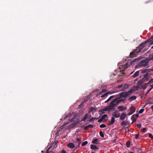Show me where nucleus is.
<instances>
[{
	"instance_id": "1",
	"label": "nucleus",
	"mask_w": 153,
	"mask_h": 153,
	"mask_svg": "<svg viewBox=\"0 0 153 153\" xmlns=\"http://www.w3.org/2000/svg\"><path fill=\"white\" fill-rule=\"evenodd\" d=\"M153 44V36L150 39L141 44L139 46L137 47L132 52H131L129 56L131 58L137 56L138 53L140 52L141 50L146 45L150 47V45Z\"/></svg>"
},
{
	"instance_id": "2",
	"label": "nucleus",
	"mask_w": 153,
	"mask_h": 153,
	"mask_svg": "<svg viewBox=\"0 0 153 153\" xmlns=\"http://www.w3.org/2000/svg\"><path fill=\"white\" fill-rule=\"evenodd\" d=\"M126 99H124L122 100H118L117 98L115 99L111 102L107 107L110 111L112 110H114L115 109V107H116L122 101L126 100Z\"/></svg>"
},
{
	"instance_id": "3",
	"label": "nucleus",
	"mask_w": 153,
	"mask_h": 153,
	"mask_svg": "<svg viewBox=\"0 0 153 153\" xmlns=\"http://www.w3.org/2000/svg\"><path fill=\"white\" fill-rule=\"evenodd\" d=\"M137 60H133L132 61H129L123 67V69L122 70L123 71H124V70L128 67L131 65L133 64L134 63L136 62Z\"/></svg>"
},
{
	"instance_id": "4",
	"label": "nucleus",
	"mask_w": 153,
	"mask_h": 153,
	"mask_svg": "<svg viewBox=\"0 0 153 153\" xmlns=\"http://www.w3.org/2000/svg\"><path fill=\"white\" fill-rule=\"evenodd\" d=\"M129 96L128 93L127 92H121L120 94L116 95L117 98L119 100V99H120L122 97H124L126 99V97Z\"/></svg>"
},
{
	"instance_id": "5",
	"label": "nucleus",
	"mask_w": 153,
	"mask_h": 153,
	"mask_svg": "<svg viewBox=\"0 0 153 153\" xmlns=\"http://www.w3.org/2000/svg\"><path fill=\"white\" fill-rule=\"evenodd\" d=\"M148 65V63L145 60H142L140 61L139 63L138 66H139L145 67L147 66Z\"/></svg>"
},
{
	"instance_id": "6",
	"label": "nucleus",
	"mask_w": 153,
	"mask_h": 153,
	"mask_svg": "<svg viewBox=\"0 0 153 153\" xmlns=\"http://www.w3.org/2000/svg\"><path fill=\"white\" fill-rule=\"evenodd\" d=\"M149 79V76L148 73H146L144 74L143 78L140 80V82H143L146 81L147 80Z\"/></svg>"
},
{
	"instance_id": "7",
	"label": "nucleus",
	"mask_w": 153,
	"mask_h": 153,
	"mask_svg": "<svg viewBox=\"0 0 153 153\" xmlns=\"http://www.w3.org/2000/svg\"><path fill=\"white\" fill-rule=\"evenodd\" d=\"M106 111L108 112L110 111L107 107H106L103 109L100 110L99 111V114L100 115H101L105 113V112Z\"/></svg>"
},
{
	"instance_id": "8",
	"label": "nucleus",
	"mask_w": 153,
	"mask_h": 153,
	"mask_svg": "<svg viewBox=\"0 0 153 153\" xmlns=\"http://www.w3.org/2000/svg\"><path fill=\"white\" fill-rule=\"evenodd\" d=\"M136 110L135 107L132 106L130 108V112L128 114V115H130L134 113Z\"/></svg>"
},
{
	"instance_id": "9",
	"label": "nucleus",
	"mask_w": 153,
	"mask_h": 153,
	"mask_svg": "<svg viewBox=\"0 0 153 153\" xmlns=\"http://www.w3.org/2000/svg\"><path fill=\"white\" fill-rule=\"evenodd\" d=\"M117 108L119 109V111H123L126 110L127 107L126 106L124 107L123 106H118Z\"/></svg>"
},
{
	"instance_id": "10",
	"label": "nucleus",
	"mask_w": 153,
	"mask_h": 153,
	"mask_svg": "<svg viewBox=\"0 0 153 153\" xmlns=\"http://www.w3.org/2000/svg\"><path fill=\"white\" fill-rule=\"evenodd\" d=\"M126 115L125 113L123 112L122 113L120 116V120H124L126 118Z\"/></svg>"
},
{
	"instance_id": "11",
	"label": "nucleus",
	"mask_w": 153,
	"mask_h": 153,
	"mask_svg": "<svg viewBox=\"0 0 153 153\" xmlns=\"http://www.w3.org/2000/svg\"><path fill=\"white\" fill-rule=\"evenodd\" d=\"M77 123H78V121H75V122H74L73 123L70 124L69 126V127L71 128H73L75 126Z\"/></svg>"
},
{
	"instance_id": "12",
	"label": "nucleus",
	"mask_w": 153,
	"mask_h": 153,
	"mask_svg": "<svg viewBox=\"0 0 153 153\" xmlns=\"http://www.w3.org/2000/svg\"><path fill=\"white\" fill-rule=\"evenodd\" d=\"M67 146L71 149L75 147L74 144L72 143H69L67 145Z\"/></svg>"
},
{
	"instance_id": "13",
	"label": "nucleus",
	"mask_w": 153,
	"mask_h": 153,
	"mask_svg": "<svg viewBox=\"0 0 153 153\" xmlns=\"http://www.w3.org/2000/svg\"><path fill=\"white\" fill-rule=\"evenodd\" d=\"M94 127V126L92 125H89L86 126L85 127H84V129L85 130H88V129L90 128H92Z\"/></svg>"
},
{
	"instance_id": "14",
	"label": "nucleus",
	"mask_w": 153,
	"mask_h": 153,
	"mask_svg": "<svg viewBox=\"0 0 153 153\" xmlns=\"http://www.w3.org/2000/svg\"><path fill=\"white\" fill-rule=\"evenodd\" d=\"M115 120L114 117H112L111 118V121H109L108 123H109V124H108V125H110L111 124H114L115 122Z\"/></svg>"
},
{
	"instance_id": "15",
	"label": "nucleus",
	"mask_w": 153,
	"mask_h": 153,
	"mask_svg": "<svg viewBox=\"0 0 153 153\" xmlns=\"http://www.w3.org/2000/svg\"><path fill=\"white\" fill-rule=\"evenodd\" d=\"M92 143L94 144H98L99 143L98 139L97 138L95 139L92 141Z\"/></svg>"
},
{
	"instance_id": "16",
	"label": "nucleus",
	"mask_w": 153,
	"mask_h": 153,
	"mask_svg": "<svg viewBox=\"0 0 153 153\" xmlns=\"http://www.w3.org/2000/svg\"><path fill=\"white\" fill-rule=\"evenodd\" d=\"M90 147L91 149L92 150H95L98 149L96 145L93 144H91L90 146Z\"/></svg>"
},
{
	"instance_id": "17",
	"label": "nucleus",
	"mask_w": 153,
	"mask_h": 153,
	"mask_svg": "<svg viewBox=\"0 0 153 153\" xmlns=\"http://www.w3.org/2000/svg\"><path fill=\"white\" fill-rule=\"evenodd\" d=\"M140 72L139 71H137L132 76V77L135 78L137 76H138Z\"/></svg>"
},
{
	"instance_id": "18",
	"label": "nucleus",
	"mask_w": 153,
	"mask_h": 153,
	"mask_svg": "<svg viewBox=\"0 0 153 153\" xmlns=\"http://www.w3.org/2000/svg\"><path fill=\"white\" fill-rule=\"evenodd\" d=\"M89 116V115L88 114H85L82 120V121H85L87 119Z\"/></svg>"
},
{
	"instance_id": "19",
	"label": "nucleus",
	"mask_w": 153,
	"mask_h": 153,
	"mask_svg": "<svg viewBox=\"0 0 153 153\" xmlns=\"http://www.w3.org/2000/svg\"><path fill=\"white\" fill-rule=\"evenodd\" d=\"M108 118V115L106 114H105L103 115L101 117V118L103 120H105L106 121H107L108 120V119H105L106 118Z\"/></svg>"
},
{
	"instance_id": "20",
	"label": "nucleus",
	"mask_w": 153,
	"mask_h": 153,
	"mask_svg": "<svg viewBox=\"0 0 153 153\" xmlns=\"http://www.w3.org/2000/svg\"><path fill=\"white\" fill-rule=\"evenodd\" d=\"M116 97V96L113 95V96H110L108 98V99L105 102V103H107V102H109L111 99H112V98H114V97Z\"/></svg>"
},
{
	"instance_id": "21",
	"label": "nucleus",
	"mask_w": 153,
	"mask_h": 153,
	"mask_svg": "<svg viewBox=\"0 0 153 153\" xmlns=\"http://www.w3.org/2000/svg\"><path fill=\"white\" fill-rule=\"evenodd\" d=\"M96 108H97L96 107H92L90 108V111H96L97 110Z\"/></svg>"
},
{
	"instance_id": "22",
	"label": "nucleus",
	"mask_w": 153,
	"mask_h": 153,
	"mask_svg": "<svg viewBox=\"0 0 153 153\" xmlns=\"http://www.w3.org/2000/svg\"><path fill=\"white\" fill-rule=\"evenodd\" d=\"M147 86V85H146V83H145L142 85L141 87L143 89L145 90Z\"/></svg>"
},
{
	"instance_id": "23",
	"label": "nucleus",
	"mask_w": 153,
	"mask_h": 153,
	"mask_svg": "<svg viewBox=\"0 0 153 153\" xmlns=\"http://www.w3.org/2000/svg\"><path fill=\"white\" fill-rule=\"evenodd\" d=\"M130 143L131 142L129 141H127L126 142V145L127 147L129 148L130 147Z\"/></svg>"
},
{
	"instance_id": "24",
	"label": "nucleus",
	"mask_w": 153,
	"mask_h": 153,
	"mask_svg": "<svg viewBox=\"0 0 153 153\" xmlns=\"http://www.w3.org/2000/svg\"><path fill=\"white\" fill-rule=\"evenodd\" d=\"M136 98V97L135 96H132L130 97L129 99L131 100H135Z\"/></svg>"
},
{
	"instance_id": "25",
	"label": "nucleus",
	"mask_w": 153,
	"mask_h": 153,
	"mask_svg": "<svg viewBox=\"0 0 153 153\" xmlns=\"http://www.w3.org/2000/svg\"><path fill=\"white\" fill-rule=\"evenodd\" d=\"M114 116L116 118L119 117L120 116V114L119 113H117L116 114L114 115Z\"/></svg>"
},
{
	"instance_id": "26",
	"label": "nucleus",
	"mask_w": 153,
	"mask_h": 153,
	"mask_svg": "<svg viewBox=\"0 0 153 153\" xmlns=\"http://www.w3.org/2000/svg\"><path fill=\"white\" fill-rule=\"evenodd\" d=\"M88 143V142L87 141H85L83 143H82V146H85L86 145H87Z\"/></svg>"
},
{
	"instance_id": "27",
	"label": "nucleus",
	"mask_w": 153,
	"mask_h": 153,
	"mask_svg": "<svg viewBox=\"0 0 153 153\" xmlns=\"http://www.w3.org/2000/svg\"><path fill=\"white\" fill-rule=\"evenodd\" d=\"M100 136L102 137H104V134L103 133L102 131H100L99 133Z\"/></svg>"
},
{
	"instance_id": "28",
	"label": "nucleus",
	"mask_w": 153,
	"mask_h": 153,
	"mask_svg": "<svg viewBox=\"0 0 153 153\" xmlns=\"http://www.w3.org/2000/svg\"><path fill=\"white\" fill-rule=\"evenodd\" d=\"M106 127V126L104 124H101L100 126V128H105V127Z\"/></svg>"
},
{
	"instance_id": "29",
	"label": "nucleus",
	"mask_w": 153,
	"mask_h": 153,
	"mask_svg": "<svg viewBox=\"0 0 153 153\" xmlns=\"http://www.w3.org/2000/svg\"><path fill=\"white\" fill-rule=\"evenodd\" d=\"M144 111V109L143 108H142V109H141L139 111V114H142L143 112Z\"/></svg>"
},
{
	"instance_id": "30",
	"label": "nucleus",
	"mask_w": 153,
	"mask_h": 153,
	"mask_svg": "<svg viewBox=\"0 0 153 153\" xmlns=\"http://www.w3.org/2000/svg\"><path fill=\"white\" fill-rule=\"evenodd\" d=\"M133 92V91L132 90H130L128 91H127V92L128 93V95L129 96V94L132 93Z\"/></svg>"
},
{
	"instance_id": "31",
	"label": "nucleus",
	"mask_w": 153,
	"mask_h": 153,
	"mask_svg": "<svg viewBox=\"0 0 153 153\" xmlns=\"http://www.w3.org/2000/svg\"><path fill=\"white\" fill-rule=\"evenodd\" d=\"M107 94H106V93H105L104 94L102 95L100 97H106V96H107Z\"/></svg>"
},
{
	"instance_id": "32",
	"label": "nucleus",
	"mask_w": 153,
	"mask_h": 153,
	"mask_svg": "<svg viewBox=\"0 0 153 153\" xmlns=\"http://www.w3.org/2000/svg\"><path fill=\"white\" fill-rule=\"evenodd\" d=\"M135 135V139H137L138 138H139V134H136Z\"/></svg>"
},
{
	"instance_id": "33",
	"label": "nucleus",
	"mask_w": 153,
	"mask_h": 153,
	"mask_svg": "<svg viewBox=\"0 0 153 153\" xmlns=\"http://www.w3.org/2000/svg\"><path fill=\"white\" fill-rule=\"evenodd\" d=\"M148 70V69H144L142 70V73H146Z\"/></svg>"
},
{
	"instance_id": "34",
	"label": "nucleus",
	"mask_w": 153,
	"mask_h": 153,
	"mask_svg": "<svg viewBox=\"0 0 153 153\" xmlns=\"http://www.w3.org/2000/svg\"><path fill=\"white\" fill-rule=\"evenodd\" d=\"M81 142H79V143H78V145L76 147H75V149H76L78 147H79V146L81 144Z\"/></svg>"
},
{
	"instance_id": "35",
	"label": "nucleus",
	"mask_w": 153,
	"mask_h": 153,
	"mask_svg": "<svg viewBox=\"0 0 153 153\" xmlns=\"http://www.w3.org/2000/svg\"><path fill=\"white\" fill-rule=\"evenodd\" d=\"M141 126V124L140 123H139L137 124V126L138 128H140Z\"/></svg>"
},
{
	"instance_id": "36",
	"label": "nucleus",
	"mask_w": 153,
	"mask_h": 153,
	"mask_svg": "<svg viewBox=\"0 0 153 153\" xmlns=\"http://www.w3.org/2000/svg\"><path fill=\"white\" fill-rule=\"evenodd\" d=\"M149 137L151 138L152 139H153V136L151 134H149Z\"/></svg>"
},
{
	"instance_id": "37",
	"label": "nucleus",
	"mask_w": 153,
	"mask_h": 153,
	"mask_svg": "<svg viewBox=\"0 0 153 153\" xmlns=\"http://www.w3.org/2000/svg\"><path fill=\"white\" fill-rule=\"evenodd\" d=\"M77 141L78 142V143L81 142V140L80 138H77L76 139Z\"/></svg>"
},
{
	"instance_id": "38",
	"label": "nucleus",
	"mask_w": 153,
	"mask_h": 153,
	"mask_svg": "<svg viewBox=\"0 0 153 153\" xmlns=\"http://www.w3.org/2000/svg\"><path fill=\"white\" fill-rule=\"evenodd\" d=\"M118 111L117 110H115L113 112V115L114 116V115L118 113Z\"/></svg>"
},
{
	"instance_id": "39",
	"label": "nucleus",
	"mask_w": 153,
	"mask_h": 153,
	"mask_svg": "<svg viewBox=\"0 0 153 153\" xmlns=\"http://www.w3.org/2000/svg\"><path fill=\"white\" fill-rule=\"evenodd\" d=\"M102 92H103V93H105L107 91V90L106 89H103L102 90Z\"/></svg>"
},
{
	"instance_id": "40",
	"label": "nucleus",
	"mask_w": 153,
	"mask_h": 153,
	"mask_svg": "<svg viewBox=\"0 0 153 153\" xmlns=\"http://www.w3.org/2000/svg\"><path fill=\"white\" fill-rule=\"evenodd\" d=\"M96 118L94 117H92L91 119H90L89 120V122H90L92 121L93 120L95 119Z\"/></svg>"
},
{
	"instance_id": "41",
	"label": "nucleus",
	"mask_w": 153,
	"mask_h": 153,
	"mask_svg": "<svg viewBox=\"0 0 153 153\" xmlns=\"http://www.w3.org/2000/svg\"><path fill=\"white\" fill-rule=\"evenodd\" d=\"M69 123V121L67 122H66L65 123H64V124H63V126H65L66 125H67V124H68Z\"/></svg>"
},
{
	"instance_id": "42",
	"label": "nucleus",
	"mask_w": 153,
	"mask_h": 153,
	"mask_svg": "<svg viewBox=\"0 0 153 153\" xmlns=\"http://www.w3.org/2000/svg\"><path fill=\"white\" fill-rule=\"evenodd\" d=\"M126 124V122L125 121H124L122 122V125H125Z\"/></svg>"
},
{
	"instance_id": "43",
	"label": "nucleus",
	"mask_w": 153,
	"mask_h": 153,
	"mask_svg": "<svg viewBox=\"0 0 153 153\" xmlns=\"http://www.w3.org/2000/svg\"><path fill=\"white\" fill-rule=\"evenodd\" d=\"M153 82V79H151V80L149 82V83H150V84L152 83Z\"/></svg>"
},
{
	"instance_id": "44",
	"label": "nucleus",
	"mask_w": 153,
	"mask_h": 153,
	"mask_svg": "<svg viewBox=\"0 0 153 153\" xmlns=\"http://www.w3.org/2000/svg\"><path fill=\"white\" fill-rule=\"evenodd\" d=\"M103 120L101 118L100 119L98 120V122L99 123H100Z\"/></svg>"
},
{
	"instance_id": "45",
	"label": "nucleus",
	"mask_w": 153,
	"mask_h": 153,
	"mask_svg": "<svg viewBox=\"0 0 153 153\" xmlns=\"http://www.w3.org/2000/svg\"><path fill=\"white\" fill-rule=\"evenodd\" d=\"M106 94H107V95L108 96V94H112V92H111L108 91V92H106Z\"/></svg>"
},
{
	"instance_id": "46",
	"label": "nucleus",
	"mask_w": 153,
	"mask_h": 153,
	"mask_svg": "<svg viewBox=\"0 0 153 153\" xmlns=\"http://www.w3.org/2000/svg\"><path fill=\"white\" fill-rule=\"evenodd\" d=\"M151 89H150L146 93V95L148 94L149 93V92L151 90Z\"/></svg>"
},
{
	"instance_id": "47",
	"label": "nucleus",
	"mask_w": 153,
	"mask_h": 153,
	"mask_svg": "<svg viewBox=\"0 0 153 153\" xmlns=\"http://www.w3.org/2000/svg\"><path fill=\"white\" fill-rule=\"evenodd\" d=\"M103 93V92H102V91H100L98 95H101Z\"/></svg>"
},
{
	"instance_id": "48",
	"label": "nucleus",
	"mask_w": 153,
	"mask_h": 153,
	"mask_svg": "<svg viewBox=\"0 0 153 153\" xmlns=\"http://www.w3.org/2000/svg\"><path fill=\"white\" fill-rule=\"evenodd\" d=\"M61 153H66V152L65 150H63L62 151Z\"/></svg>"
},
{
	"instance_id": "49",
	"label": "nucleus",
	"mask_w": 153,
	"mask_h": 153,
	"mask_svg": "<svg viewBox=\"0 0 153 153\" xmlns=\"http://www.w3.org/2000/svg\"><path fill=\"white\" fill-rule=\"evenodd\" d=\"M123 87V85H121L118 86V87L119 88H120Z\"/></svg>"
},
{
	"instance_id": "50",
	"label": "nucleus",
	"mask_w": 153,
	"mask_h": 153,
	"mask_svg": "<svg viewBox=\"0 0 153 153\" xmlns=\"http://www.w3.org/2000/svg\"><path fill=\"white\" fill-rule=\"evenodd\" d=\"M67 117H68V116L67 115H66L65 117H62V118H63V119L65 120V119L66 118H67Z\"/></svg>"
},
{
	"instance_id": "51",
	"label": "nucleus",
	"mask_w": 153,
	"mask_h": 153,
	"mask_svg": "<svg viewBox=\"0 0 153 153\" xmlns=\"http://www.w3.org/2000/svg\"><path fill=\"white\" fill-rule=\"evenodd\" d=\"M137 120V118H134V119L132 120H133V122H134V121H136V120Z\"/></svg>"
},
{
	"instance_id": "52",
	"label": "nucleus",
	"mask_w": 153,
	"mask_h": 153,
	"mask_svg": "<svg viewBox=\"0 0 153 153\" xmlns=\"http://www.w3.org/2000/svg\"><path fill=\"white\" fill-rule=\"evenodd\" d=\"M74 118H72L71 119V120H70V121H71V122H72L74 120Z\"/></svg>"
},
{
	"instance_id": "53",
	"label": "nucleus",
	"mask_w": 153,
	"mask_h": 153,
	"mask_svg": "<svg viewBox=\"0 0 153 153\" xmlns=\"http://www.w3.org/2000/svg\"><path fill=\"white\" fill-rule=\"evenodd\" d=\"M136 117H139V115L138 114H136L135 115Z\"/></svg>"
},
{
	"instance_id": "54",
	"label": "nucleus",
	"mask_w": 153,
	"mask_h": 153,
	"mask_svg": "<svg viewBox=\"0 0 153 153\" xmlns=\"http://www.w3.org/2000/svg\"><path fill=\"white\" fill-rule=\"evenodd\" d=\"M149 103H151V102H147V103H146V105H145V106H144V107L145 106H146V105H148V104Z\"/></svg>"
},
{
	"instance_id": "55",
	"label": "nucleus",
	"mask_w": 153,
	"mask_h": 153,
	"mask_svg": "<svg viewBox=\"0 0 153 153\" xmlns=\"http://www.w3.org/2000/svg\"><path fill=\"white\" fill-rule=\"evenodd\" d=\"M116 140V139H114L112 140L113 142L114 143Z\"/></svg>"
},
{
	"instance_id": "56",
	"label": "nucleus",
	"mask_w": 153,
	"mask_h": 153,
	"mask_svg": "<svg viewBox=\"0 0 153 153\" xmlns=\"http://www.w3.org/2000/svg\"><path fill=\"white\" fill-rule=\"evenodd\" d=\"M151 88L150 89H152V88H153V84L151 85Z\"/></svg>"
},
{
	"instance_id": "57",
	"label": "nucleus",
	"mask_w": 153,
	"mask_h": 153,
	"mask_svg": "<svg viewBox=\"0 0 153 153\" xmlns=\"http://www.w3.org/2000/svg\"><path fill=\"white\" fill-rule=\"evenodd\" d=\"M151 108L153 111V105L151 106Z\"/></svg>"
},
{
	"instance_id": "58",
	"label": "nucleus",
	"mask_w": 153,
	"mask_h": 153,
	"mask_svg": "<svg viewBox=\"0 0 153 153\" xmlns=\"http://www.w3.org/2000/svg\"><path fill=\"white\" fill-rule=\"evenodd\" d=\"M150 83H149V82H147V83H146V85H149V84Z\"/></svg>"
},
{
	"instance_id": "59",
	"label": "nucleus",
	"mask_w": 153,
	"mask_h": 153,
	"mask_svg": "<svg viewBox=\"0 0 153 153\" xmlns=\"http://www.w3.org/2000/svg\"><path fill=\"white\" fill-rule=\"evenodd\" d=\"M90 122H89V120H88L87 122V124H88Z\"/></svg>"
},
{
	"instance_id": "60",
	"label": "nucleus",
	"mask_w": 153,
	"mask_h": 153,
	"mask_svg": "<svg viewBox=\"0 0 153 153\" xmlns=\"http://www.w3.org/2000/svg\"><path fill=\"white\" fill-rule=\"evenodd\" d=\"M129 153H134V152H129Z\"/></svg>"
},
{
	"instance_id": "61",
	"label": "nucleus",
	"mask_w": 153,
	"mask_h": 153,
	"mask_svg": "<svg viewBox=\"0 0 153 153\" xmlns=\"http://www.w3.org/2000/svg\"><path fill=\"white\" fill-rule=\"evenodd\" d=\"M98 95H98V94H97L96 95V97H97Z\"/></svg>"
},
{
	"instance_id": "62",
	"label": "nucleus",
	"mask_w": 153,
	"mask_h": 153,
	"mask_svg": "<svg viewBox=\"0 0 153 153\" xmlns=\"http://www.w3.org/2000/svg\"><path fill=\"white\" fill-rule=\"evenodd\" d=\"M134 115H133L131 116V118H132V117H133V116H134Z\"/></svg>"
},
{
	"instance_id": "63",
	"label": "nucleus",
	"mask_w": 153,
	"mask_h": 153,
	"mask_svg": "<svg viewBox=\"0 0 153 153\" xmlns=\"http://www.w3.org/2000/svg\"><path fill=\"white\" fill-rule=\"evenodd\" d=\"M91 153H95V152H91Z\"/></svg>"
},
{
	"instance_id": "64",
	"label": "nucleus",
	"mask_w": 153,
	"mask_h": 153,
	"mask_svg": "<svg viewBox=\"0 0 153 153\" xmlns=\"http://www.w3.org/2000/svg\"><path fill=\"white\" fill-rule=\"evenodd\" d=\"M151 48H153V46L151 47Z\"/></svg>"
}]
</instances>
